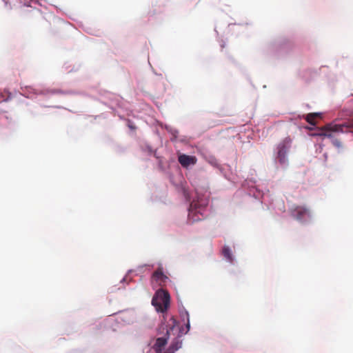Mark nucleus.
<instances>
[{"instance_id": "nucleus-3", "label": "nucleus", "mask_w": 353, "mask_h": 353, "mask_svg": "<svg viewBox=\"0 0 353 353\" xmlns=\"http://www.w3.org/2000/svg\"><path fill=\"white\" fill-rule=\"evenodd\" d=\"M292 139L290 137L283 139L277 145V156L276 158L279 163L285 165L288 163L286 157L287 152L291 148Z\"/></svg>"}, {"instance_id": "nucleus-9", "label": "nucleus", "mask_w": 353, "mask_h": 353, "mask_svg": "<svg viewBox=\"0 0 353 353\" xmlns=\"http://www.w3.org/2000/svg\"><path fill=\"white\" fill-rule=\"evenodd\" d=\"M319 117H320L319 113H310L306 115L305 120L310 124H311L312 125H316L315 119Z\"/></svg>"}, {"instance_id": "nucleus-10", "label": "nucleus", "mask_w": 353, "mask_h": 353, "mask_svg": "<svg viewBox=\"0 0 353 353\" xmlns=\"http://www.w3.org/2000/svg\"><path fill=\"white\" fill-rule=\"evenodd\" d=\"M194 208H195V210H196V208H197V204L193 201L190 204V212H189L188 216H189L190 219H192L193 221L200 220L201 219L200 217H197V218H194L193 217L194 213V210L193 209Z\"/></svg>"}, {"instance_id": "nucleus-8", "label": "nucleus", "mask_w": 353, "mask_h": 353, "mask_svg": "<svg viewBox=\"0 0 353 353\" xmlns=\"http://www.w3.org/2000/svg\"><path fill=\"white\" fill-rule=\"evenodd\" d=\"M152 277L154 280L161 282H165L168 279V276L163 272L162 268H159L152 274Z\"/></svg>"}, {"instance_id": "nucleus-4", "label": "nucleus", "mask_w": 353, "mask_h": 353, "mask_svg": "<svg viewBox=\"0 0 353 353\" xmlns=\"http://www.w3.org/2000/svg\"><path fill=\"white\" fill-rule=\"evenodd\" d=\"M290 214L292 217L299 221H304L306 218L310 217V210L305 206L294 205L290 209Z\"/></svg>"}, {"instance_id": "nucleus-6", "label": "nucleus", "mask_w": 353, "mask_h": 353, "mask_svg": "<svg viewBox=\"0 0 353 353\" xmlns=\"http://www.w3.org/2000/svg\"><path fill=\"white\" fill-rule=\"evenodd\" d=\"M178 161L183 167L188 168L190 165H194L196 162V159L195 157L181 154L179 156Z\"/></svg>"}, {"instance_id": "nucleus-14", "label": "nucleus", "mask_w": 353, "mask_h": 353, "mask_svg": "<svg viewBox=\"0 0 353 353\" xmlns=\"http://www.w3.org/2000/svg\"><path fill=\"white\" fill-rule=\"evenodd\" d=\"M129 127H130V128L134 129V127H133V126H132V125H129Z\"/></svg>"}, {"instance_id": "nucleus-13", "label": "nucleus", "mask_w": 353, "mask_h": 353, "mask_svg": "<svg viewBox=\"0 0 353 353\" xmlns=\"http://www.w3.org/2000/svg\"><path fill=\"white\" fill-rule=\"evenodd\" d=\"M187 327H188V328H189V327H190V323H189V321H188Z\"/></svg>"}, {"instance_id": "nucleus-7", "label": "nucleus", "mask_w": 353, "mask_h": 353, "mask_svg": "<svg viewBox=\"0 0 353 353\" xmlns=\"http://www.w3.org/2000/svg\"><path fill=\"white\" fill-rule=\"evenodd\" d=\"M181 344L182 343L179 339V337H176L172 342L169 347L165 350V353H174L181 347Z\"/></svg>"}, {"instance_id": "nucleus-5", "label": "nucleus", "mask_w": 353, "mask_h": 353, "mask_svg": "<svg viewBox=\"0 0 353 353\" xmlns=\"http://www.w3.org/2000/svg\"><path fill=\"white\" fill-rule=\"evenodd\" d=\"M174 330V326H172L169 330H167L166 336L167 337H159L157 339L156 343L154 344V348L157 353H165V350H164L165 345L167 344L168 340L169 339L170 332H173Z\"/></svg>"}, {"instance_id": "nucleus-1", "label": "nucleus", "mask_w": 353, "mask_h": 353, "mask_svg": "<svg viewBox=\"0 0 353 353\" xmlns=\"http://www.w3.org/2000/svg\"><path fill=\"white\" fill-rule=\"evenodd\" d=\"M331 132L353 133V119L348 121L347 122H345L343 124H327L323 128L321 129V132L319 134H317V135L330 137Z\"/></svg>"}, {"instance_id": "nucleus-11", "label": "nucleus", "mask_w": 353, "mask_h": 353, "mask_svg": "<svg viewBox=\"0 0 353 353\" xmlns=\"http://www.w3.org/2000/svg\"><path fill=\"white\" fill-rule=\"evenodd\" d=\"M222 253L224 257H225L229 261H232V255L230 249L228 246L223 247Z\"/></svg>"}, {"instance_id": "nucleus-2", "label": "nucleus", "mask_w": 353, "mask_h": 353, "mask_svg": "<svg viewBox=\"0 0 353 353\" xmlns=\"http://www.w3.org/2000/svg\"><path fill=\"white\" fill-rule=\"evenodd\" d=\"M170 296L169 293L163 290H159L152 299V304L159 312L167 311L170 305Z\"/></svg>"}, {"instance_id": "nucleus-12", "label": "nucleus", "mask_w": 353, "mask_h": 353, "mask_svg": "<svg viewBox=\"0 0 353 353\" xmlns=\"http://www.w3.org/2000/svg\"><path fill=\"white\" fill-rule=\"evenodd\" d=\"M334 145H336L337 147H341V142L339 141H338V140L334 141Z\"/></svg>"}]
</instances>
